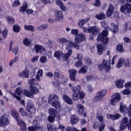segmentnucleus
<instances>
[{
    "instance_id": "obj_36",
    "label": "nucleus",
    "mask_w": 131,
    "mask_h": 131,
    "mask_svg": "<svg viewBox=\"0 0 131 131\" xmlns=\"http://www.w3.org/2000/svg\"><path fill=\"white\" fill-rule=\"evenodd\" d=\"M11 115L14 118L15 120L16 121L19 119V115H18V113L15 110H12L11 111Z\"/></svg>"
},
{
    "instance_id": "obj_18",
    "label": "nucleus",
    "mask_w": 131,
    "mask_h": 131,
    "mask_svg": "<svg viewBox=\"0 0 131 131\" xmlns=\"http://www.w3.org/2000/svg\"><path fill=\"white\" fill-rule=\"evenodd\" d=\"M54 76L55 77H58V78H62L64 81V83H67V81H68V80L67 79V78L64 77L63 75H62V73L58 69L55 70L54 73Z\"/></svg>"
},
{
    "instance_id": "obj_8",
    "label": "nucleus",
    "mask_w": 131,
    "mask_h": 131,
    "mask_svg": "<svg viewBox=\"0 0 131 131\" xmlns=\"http://www.w3.org/2000/svg\"><path fill=\"white\" fill-rule=\"evenodd\" d=\"M120 11L124 14H130L131 13V4L126 3L125 5H122L120 8Z\"/></svg>"
},
{
    "instance_id": "obj_22",
    "label": "nucleus",
    "mask_w": 131,
    "mask_h": 131,
    "mask_svg": "<svg viewBox=\"0 0 131 131\" xmlns=\"http://www.w3.org/2000/svg\"><path fill=\"white\" fill-rule=\"evenodd\" d=\"M70 77L73 81H75V76H76V73H77V70L75 69H71L69 71Z\"/></svg>"
},
{
    "instance_id": "obj_24",
    "label": "nucleus",
    "mask_w": 131,
    "mask_h": 131,
    "mask_svg": "<svg viewBox=\"0 0 131 131\" xmlns=\"http://www.w3.org/2000/svg\"><path fill=\"white\" fill-rule=\"evenodd\" d=\"M34 50L36 54H41V53L45 52V48L42 46L38 45H35Z\"/></svg>"
},
{
    "instance_id": "obj_21",
    "label": "nucleus",
    "mask_w": 131,
    "mask_h": 131,
    "mask_svg": "<svg viewBox=\"0 0 131 131\" xmlns=\"http://www.w3.org/2000/svg\"><path fill=\"white\" fill-rule=\"evenodd\" d=\"M27 111L31 114H34L36 111V108H35L33 103H28L27 106Z\"/></svg>"
},
{
    "instance_id": "obj_11",
    "label": "nucleus",
    "mask_w": 131,
    "mask_h": 131,
    "mask_svg": "<svg viewBox=\"0 0 131 131\" xmlns=\"http://www.w3.org/2000/svg\"><path fill=\"white\" fill-rule=\"evenodd\" d=\"M38 118H36L33 121V126L28 127L29 131L38 130L40 128V124L38 122Z\"/></svg>"
},
{
    "instance_id": "obj_42",
    "label": "nucleus",
    "mask_w": 131,
    "mask_h": 131,
    "mask_svg": "<svg viewBox=\"0 0 131 131\" xmlns=\"http://www.w3.org/2000/svg\"><path fill=\"white\" fill-rule=\"evenodd\" d=\"M47 127L49 131H57L56 126L52 125L51 124H48Z\"/></svg>"
},
{
    "instance_id": "obj_20",
    "label": "nucleus",
    "mask_w": 131,
    "mask_h": 131,
    "mask_svg": "<svg viewBox=\"0 0 131 131\" xmlns=\"http://www.w3.org/2000/svg\"><path fill=\"white\" fill-rule=\"evenodd\" d=\"M111 26L113 28L112 29H111L110 27H106V29L107 30H110L111 32H113V33H117V32H118L119 28L118 25L112 23L111 24Z\"/></svg>"
},
{
    "instance_id": "obj_14",
    "label": "nucleus",
    "mask_w": 131,
    "mask_h": 131,
    "mask_svg": "<svg viewBox=\"0 0 131 131\" xmlns=\"http://www.w3.org/2000/svg\"><path fill=\"white\" fill-rule=\"evenodd\" d=\"M76 107L77 114H78L79 116L83 115L84 117H86V114L84 113V108L83 107V105L81 104L78 103L76 105Z\"/></svg>"
},
{
    "instance_id": "obj_28",
    "label": "nucleus",
    "mask_w": 131,
    "mask_h": 131,
    "mask_svg": "<svg viewBox=\"0 0 131 131\" xmlns=\"http://www.w3.org/2000/svg\"><path fill=\"white\" fill-rule=\"evenodd\" d=\"M121 116L119 114H115L114 115L109 114L107 115V119H112V120H116L120 118Z\"/></svg>"
},
{
    "instance_id": "obj_23",
    "label": "nucleus",
    "mask_w": 131,
    "mask_h": 131,
    "mask_svg": "<svg viewBox=\"0 0 131 131\" xmlns=\"http://www.w3.org/2000/svg\"><path fill=\"white\" fill-rule=\"evenodd\" d=\"M17 124L20 127V130H26V124L25 122L21 119H18L17 121Z\"/></svg>"
},
{
    "instance_id": "obj_12",
    "label": "nucleus",
    "mask_w": 131,
    "mask_h": 131,
    "mask_svg": "<svg viewBox=\"0 0 131 131\" xmlns=\"http://www.w3.org/2000/svg\"><path fill=\"white\" fill-rule=\"evenodd\" d=\"M120 112H121V113H127L128 116H131V103L129 104L128 107L127 108L126 105L120 103Z\"/></svg>"
},
{
    "instance_id": "obj_19",
    "label": "nucleus",
    "mask_w": 131,
    "mask_h": 131,
    "mask_svg": "<svg viewBox=\"0 0 131 131\" xmlns=\"http://www.w3.org/2000/svg\"><path fill=\"white\" fill-rule=\"evenodd\" d=\"M66 50L68 51V52L63 54L62 58L64 61H67V60H68V59L70 58L71 55H72V49H70V48H69V46L67 45L66 48Z\"/></svg>"
},
{
    "instance_id": "obj_9",
    "label": "nucleus",
    "mask_w": 131,
    "mask_h": 131,
    "mask_svg": "<svg viewBox=\"0 0 131 131\" xmlns=\"http://www.w3.org/2000/svg\"><path fill=\"white\" fill-rule=\"evenodd\" d=\"M98 68L100 71H102L103 69L106 70V71H109L111 70L110 62H108V60L107 59H103L102 64L98 66Z\"/></svg>"
},
{
    "instance_id": "obj_55",
    "label": "nucleus",
    "mask_w": 131,
    "mask_h": 131,
    "mask_svg": "<svg viewBox=\"0 0 131 131\" xmlns=\"http://www.w3.org/2000/svg\"><path fill=\"white\" fill-rule=\"evenodd\" d=\"M81 10L85 14H88L89 12H90V9L89 8L85 7L84 6H83L81 7Z\"/></svg>"
},
{
    "instance_id": "obj_64",
    "label": "nucleus",
    "mask_w": 131,
    "mask_h": 131,
    "mask_svg": "<svg viewBox=\"0 0 131 131\" xmlns=\"http://www.w3.org/2000/svg\"><path fill=\"white\" fill-rule=\"evenodd\" d=\"M105 126H106V125L104 123L100 124L99 126V131H103L104 128H105Z\"/></svg>"
},
{
    "instance_id": "obj_44",
    "label": "nucleus",
    "mask_w": 131,
    "mask_h": 131,
    "mask_svg": "<svg viewBox=\"0 0 131 131\" xmlns=\"http://www.w3.org/2000/svg\"><path fill=\"white\" fill-rule=\"evenodd\" d=\"M23 43L26 47H29V46H30V43H31V40L28 38H25L23 40Z\"/></svg>"
},
{
    "instance_id": "obj_27",
    "label": "nucleus",
    "mask_w": 131,
    "mask_h": 131,
    "mask_svg": "<svg viewBox=\"0 0 131 131\" xmlns=\"http://www.w3.org/2000/svg\"><path fill=\"white\" fill-rule=\"evenodd\" d=\"M62 99L66 103H67V104H69V105H72L73 104L72 99L66 94L62 96Z\"/></svg>"
},
{
    "instance_id": "obj_46",
    "label": "nucleus",
    "mask_w": 131,
    "mask_h": 131,
    "mask_svg": "<svg viewBox=\"0 0 131 131\" xmlns=\"http://www.w3.org/2000/svg\"><path fill=\"white\" fill-rule=\"evenodd\" d=\"M94 79V77L93 76H87L83 78V82H86L90 80H93Z\"/></svg>"
},
{
    "instance_id": "obj_25",
    "label": "nucleus",
    "mask_w": 131,
    "mask_h": 131,
    "mask_svg": "<svg viewBox=\"0 0 131 131\" xmlns=\"http://www.w3.org/2000/svg\"><path fill=\"white\" fill-rule=\"evenodd\" d=\"M19 77L21 78H28L29 77V70L26 69L19 74Z\"/></svg>"
},
{
    "instance_id": "obj_53",
    "label": "nucleus",
    "mask_w": 131,
    "mask_h": 131,
    "mask_svg": "<svg viewBox=\"0 0 131 131\" xmlns=\"http://www.w3.org/2000/svg\"><path fill=\"white\" fill-rule=\"evenodd\" d=\"M53 85L55 89H57V90H59L60 82L59 81H55L53 82Z\"/></svg>"
},
{
    "instance_id": "obj_39",
    "label": "nucleus",
    "mask_w": 131,
    "mask_h": 131,
    "mask_svg": "<svg viewBox=\"0 0 131 131\" xmlns=\"http://www.w3.org/2000/svg\"><path fill=\"white\" fill-rule=\"evenodd\" d=\"M54 56L57 59H60L61 57L63 56V52L62 51H56L55 52Z\"/></svg>"
},
{
    "instance_id": "obj_52",
    "label": "nucleus",
    "mask_w": 131,
    "mask_h": 131,
    "mask_svg": "<svg viewBox=\"0 0 131 131\" xmlns=\"http://www.w3.org/2000/svg\"><path fill=\"white\" fill-rule=\"evenodd\" d=\"M48 58L46 57V56H43L40 57L39 62L41 63V64H45V63L47 62Z\"/></svg>"
},
{
    "instance_id": "obj_17",
    "label": "nucleus",
    "mask_w": 131,
    "mask_h": 131,
    "mask_svg": "<svg viewBox=\"0 0 131 131\" xmlns=\"http://www.w3.org/2000/svg\"><path fill=\"white\" fill-rule=\"evenodd\" d=\"M85 40V35L82 33L78 34L75 36V41L76 43L78 42H82Z\"/></svg>"
},
{
    "instance_id": "obj_1",
    "label": "nucleus",
    "mask_w": 131,
    "mask_h": 131,
    "mask_svg": "<svg viewBox=\"0 0 131 131\" xmlns=\"http://www.w3.org/2000/svg\"><path fill=\"white\" fill-rule=\"evenodd\" d=\"M69 86L72 90V92L73 93L72 99L74 101H77L78 99H82L84 98V93L81 92L80 90H81V86L78 85L77 87L73 86L72 84L69 83Z\"/></svg>"
},
{
    "instance_id": "obj_5",
    "label": "nucleus",
    "mask_w": 131,
    "mask_h": 131,
    "mask_svg": "<svg viewBox=\"0 0 131 131\" xmlns=\"http://www.w3.org/2000/svg\"><path fill=\"white\" fill-rule=\"evenodd\" d=\"M58 42H59V43H61L62 45L64 43H68L67 46H68L69 48L73 47L77 50L79 49V46L78 45L75 44L74 42H72V41H69L65 37H61L58 39Z\"/></svg>"
},
{
    "instance_id": "obj_10",
    "label": "nucleus",
    "mask_w": 131,
    "mask_h": 131,
    "mask_svg": "<svg viewBox=\"0 0 131 131\" xmlns=\"http://www.w3.org/2000/svg\"><path fill=\"white\" fill-rule=\"evenodd\" d=\"M81 28L83 29L84 33L88 32V33L93 34L95 36L96 35H98V31H97V28L95 26L89 27L88 28H86L85 27H82Z\"/></svg>"
},
{
    "instance_id": "obj_29",
    "label": "nucleus",
    "mask_w": 131,
    "mask_h": 131,
    "mask_svg": "<svg viewBox=\"0 0 131 131\" xmlns=\"http://www.w3.org/2000/svg\"><path fill=\"white\" fill-rule=\"evenodd\" d=\"M113 12H114V6L110 4L109 5L108 9L106 12V17H110L111 16H112Z\"/></svg>"
},
{
    "instance_id": "obj_4",
    "label": "nucleus",
    "mask_w": 131,
    "mask_h": 131,
    "mask_svg": "<svg viewBox=\"0 0 131 131\" xmlns=\"http://www.w3.org/2000/svg\"><path fill=\"white\" fill-rule=\"evenodd\" d=\"M30 91V92L26 90H23V95L29 98H33V95H36V94H38V92H39L38 88L32 85L31 86Z\"/></svg>"
},
{
    "instance_id": "obj_40",
    "label": "nucleus",
    "mask_w": 131,
    "mask_h": 131,
    "mask_svg": "<svg viewBox=\"0 0 131 131\" xmlns=\"http://www.w3.org/2000/svg\"><path fill=\"white\" fill-rule=\"evenodd\" d=\"M49 113L50 115L56 117V115H57V111L55 108H51L49 110Z\"/></svg>"
},
{
    "instance_id": "obj_3",
    "label": "nucleus",
    "mask_w": 131,
    "mask_h": 131,
    "mask_svg": "<svg viewBox=\"0 0 131 131\" xmlns=\"http://www.w3.org/2000/svg\"><path fill=\"white\" fill-rule=\"evenodd\" d=\"M58 101L59 97L55 94H51L49 96V104H51L52 107H54L56 109H60L61 108V103Z\"/></svg>"
},
{
    "instance_id": "obj_15",
    "label": "nucleus",
    "mask_w": 131,
    "mask_h": 131,
    "mask_svg": "<svg viewBox=\"0 0 131 131\" xmlns=\"http://www.w3.org/2000/svg\"><path fill=\"white\" fill-rule=\"evenodd\" d=\"M128 124H129V122H128V118L124 117L122 119L120 122V129L123 130L126 128L127 126L128 127Z\"/></svg>"
},
{
    "instance_id": "obj_43",
    "label": "nucleus",
    "mask_w": 131,
    "mask_h": 131,
    "mask_svg": "<svg viewBox=\"0 0 131 131\" xmlns=\"http://www.w3.org/2000/svg\"><path fill=\"white\" fill-rule=\"evenodd\" d=\"M116 50L118 51V52H119V53H123L124 52L123 46H122V45L121 44H119L117 45Z\"/></svg>"
},
{
    "instance_id": "obj_63",
    "label": "nucleus",
    "mask_w": 131,
    "mask_h": 131,
    "mask_svg": "<svg viewBox=\"0 0 131 131\" xmlns=\"http://www.w3.org/2000/svg\"><path fill=\"white\" fill-rule=\"evenodd\" d=\"M82 61H77L75 63V67H77V68L80 67V66H82Z\"/></svg>"
},
{
    "instance_id": "obj_37",
    "label": "nucleus",
    "mask_w": 131,
    "mask_h": 131,
    "mask_svg": "<svg viewBox=\"0 0 131 131\" xmlns=\"http://www.w3.org/2000/svg\"><path fill=\"white\" fill-rule=\"evenodd\" d=\"M95 17L98 20H104L106 18V16L104 13H101L95 15Z\"/></svg>"
},
{
    "instance_id": "obj_45",
    "label": "nucleus",
    "mask_w": 131,
    "mask_h": 131,
    "mask_svg": "<svg viewBox=\"0 0 131 131\" xmlns=\"http://www.w3.org/2000/svg\"><path fill=\"white\" fill-rule=\"evenodd\" d=\"M6 19L8 24H14V22H15V19L14 18L11 16H7Z\"/></svg>"
},
{
    "instance_id": "obj_31",
    "label": "nucleus",
    "mask_w": 131,
    "mask_h": 131,
    "mask_svg": "<svg viewBox=\"0 0 131 131\" xmlns=\"http://www.w3.org/2000/svg\"><path fill=\"white\" fill-rule=\"evenodd\" d=\"M79 119L76 116V115H73L71 117L70 123L71 124H76L78 122Z\"/></svg>"
},
{
    "instance_id": "obj_54",
    "label": "nucleus",
    "mask_w": 131,
    "mask_h": 131,
    "mask_svg": "<svg viewBox=\"0 0 131 131\" xmlns=\"http://www.w3.org/2000/svg\"><path fill=\"white\" fill-rule=\"evenodd\" d=\"M18 60H19V57L16 56L15 57H14L13 59H12L9 62V66H12L13 64H14V63H16V62H17L18 61Z\"/></svg>"
},
{
    "instance_id": "obj_62",
    "label": "nucleus",
    "mask_w": 131,
    "mask_h": 131,
    "mask_svg": "<svg viewBox=\"0 0 131 131\" xmlns=\"http://www.w3.org/2000/svg\"><path fill=\"white\" fill-rule=\"evenodd\" d=\"M85 24V23L84 22V20L83 19H80L78 21V26L79 27H82L83 25Z\"/></svg>"
},
{
    "instance_id": "obj_51",
    "label": "nucleus",
    "mask_w": 131,
    "mask_h": 131,
    "mask_svg": "<svg viewBox=\"0 0 131 131\" xmlns=\"http://www.w3.org/2000/svg\"><path fill=\"white\" fill-rule=\"evenodd\" d=\"M13 30L14 32L17 33L18 32H19L20 30H21V29H20V27L19 26L15 25L13 26Z\"/></svg>"
},
{
    "instance_id": "obj_30",
    "label": "nucleus",
    "mask_w": 131,
    "mask_h": 131,
    "mask_svg": "<svg viewBox=\"0 0 131 131\" xmlns=\"http://www.w3.org/2000/svg\"><path fill=\"white\" fill-rule=\"evenodd\" d=\"M97 49L98 55L101 56L103 54V52H104V47H103L102 44H97Z\"/></svg>"
},
{
    "instance_id": "obj_32",
    "label": "nucleus",
    "mask_w": 131,
    "mask_h": 131,
    "mask_svg": "<svg viewBox=\"0 0 131 131\" xmlns=\"http://www.w3.org/2000/svg\"><path fill=\"white\" fill-rule=\"evenodd\" d=\"M36 102L39 105V106H42L44 103L47 102V98H46V97H42L41 99L39 98L36 100Z\"/></svg>"
},
{
    "instance_id": "obj_56",
    "label": "nucleus",
    "mask_w": 131,
    "mask_h": 131,
    "mask_svg": "<svg viewBox=\"0 0 131 131\" xmlns=\"http://www.w3.org/2000/svg\"><path fill=\"white\" fill-rule=\"evenodd\" d=\"M20 5H21V3L20 2V1L18 0H16L13 3L12 7L13 8H14L15 7H19Z\"/></svg>"
},
{
    "instance_id": "obj_49",
    "label": "nucleus",
    "mask_w": 131,
    "mask_h": 131,
    "mask_svg": "<svg viewBox=\"0 0 131 131\" xmlns=\"http://www.w3.org/2000/svg\"><path fill=\"white\" fill-rule=\"evenodd\" d=\"M15 94L18 95V96H21V94H23V91H22V88L20 87H18L15 89Z\"/></svg>"
},
{
    "instance_id": "obj_35",
    "label": "nucleus",
    "mask_w": 131,
    "mask_h": 131,
    "mask_svg": "<svg viewBox=\"0 0 131 131\" xmlns=\"http://www.w3.org/2000/svg\"><path fill=\"white\" fill-rule=\"evenodd\" d=\"M124 83V81L122 79L116 81V84L119 89H122L123 88V84Z\"/></svg>"
},
{
    "instance_id": "obj_41",
    "label": "nucleus",
    "mask_w": 131,
    "mask_h": 131,
    "mask_svg": "<svg viewBox=\"0 0 131 131\" xmlns=\"http://www.w3.org/2000/svg\"><path fill=\"white\" fill-rule=\"evenodd\" d=\"M97 94L98 95L99 97H101L103 98V97L106 96L107 94V91L105 90H101L97 93Z\"/></svg>"
},
{
    "instance_id": "obj_58",
    "label": "nucleus",
    "mask_w": 131,
    "mask_h": 131,
    "mask_svg": "<svg viewBox=\"0 0 131 131\" xmlns=\"http://www.w3.org/2000/svg\"><path fill=\"white\" fill-rule=\"evenodd\" d=\"M55 116H54L49 115L48 117V121L51 123L54 122L55 120Z\"/></svg>"
},
{
    "instance_id": "obj_61",
    "label": "nucleus",
    "mask_w": 131,
    "mask_h": 131,
    "mask_svg": "<svg viewBox=\"0 0 131 131\" xmlns=\"http://www.w3.org/2000/svg\"><path fill=\"white\" fill-rule=\"evenodd\" d=\"M123 95H129L130 94V90L128 89H125L122 91Z\"/></svg>"
},
{
    "instance_id": "obj_2",
    "label": "nucleus",
    "mask_w": 131,
    "mask_h": 131,
    "mask_svg": "<svg viewBox=\"0 0 131 131\" xmlns=\"http://www.w3.org/2000/svg\"><path fill=\"white\" fill-rule=\"evenodd\" d=\"M101 25L105 30L102 31L101 33L98 36L97 39V40H101L103 45L106 46V45L108 43V41H109V38L107 37L108 35V30L107 29V27H109V26H107L106 21L105 20L101 21Z\"/></svg>"
},
{
    "instance_id": "obj_48",
    "label": "nucleus",
    "mask_w": 131,
    "mask_h": 131,
    "mask_svg": "<svg viewBox=\"0 0 131 131\" xmlns=\"http://www.w3.org/2000/svg\"><path fill=\"white\" fill-rule=\"evenodd\" d=\"M102 99L103 98H102L101 97L99 96L98 94H97V95L93 98V101L95 103H98V102L102 101Z\"/></svg>"
},
{
    "instance_id": "obj_16",
    "label": "nucleus",
    "mask_w": 131,
    "mask_h": 131,
    "mask_svg": "<svg viewBox=\"0 0 131 131\" xmlns=\"http://www.w3.org/2000/svg\"><path fill=\"white\" fill-rule=\"evenodd\" d=\"M54 17L55 21H62L63 19H64L63 12L60 10H55L54 11Z\"/></svg>"
},
{
    "instance_id": "obj_47",
    "label": "nucleus",
    "mask_w": 131,
    "mask_h": 131,
    "mask_svg": "<svg viewBox=\"0 0 131 131\" xmlns=\"http://www.w3.org/2000/svg\"><path fill=\"white\" fill-rule=\"evenodd\" d=\"M19 112L20 113L21 116H27V112L24 108L20 107L19 110Z\"/></svg>"
},
{
    "instance_id": "obj_7",
    "label": "nucleus",
    "mask_w": 131,
    "mask_h": 131,
    "mask_svg": "<svg viewBox=\"0 0 131 131\" xmlns=\"http://www.w3.org/2000/svg\"><path fill=\"white\" fill-rule=\"evenodd\" d=\"M112 99L111 100L110 104L112 106H116L117 103L121 100V96L119 93H115L112 96Z\"/></svg>"
},
{
    "instance_id": "obj_50",
    "label": "nucleus",
    "mask_w": 131,
    "mask_h": 131,
    "mask_svg": "<svg viewBox=\"0 0 131 131\" xmlns=\"http://www.w3.org/2000/svg\"><path fill=\"white\" fill-rule=\"evenodd\" d=\"M48 28V25H42L41 26H39L37 28V30L38 31H40L41 30H45V29H47Z\"/></svg>"
},
{
    "instance_id": "obj_59",
    "label": "nucleus",
    "mask_w": 131,
    "mask_h": 131,
    "mask_svg": "<svg viewBox=\"0 0 131 131\" xmlns=\"http://www.w3.org/2000/svg\"><path fill=\"white\" fill-rule=\"evenodd\" d=\"M2 35L4 38H7V37L8 36V29H4V30L2 32Z\"/></svg>"
},
{
    "instance_id": "obj_57",
    "label": "nucleus",
    "mask_w": 131,
    "mask_h": 131,
    "mask_svg": "<svg viewBox=\"0 0 131 131\" xmlns=\"http://www.w3.org/2000/svg\"><path fill=\"white\" fill-rule=\"evenodd\" d=\"M96 118H97V119L99 120V121L100 122H102V121H103V120H104V117H103V116H102V115L101 114L98 113Z\"/></svg>"
},
{
    "instance_id": "obj_60",
    "label": "nucleus",
    "mask_w": 131,
    "mask_h": 131,
    "mask_svg": "<svg viewBox=\"0 0 131 131\" xmlns=\"http://www.w3.org/2000/svg\"><path fill=\"white\" fill-rule=\"evenodd\" d=\"M79 32V31L77 29H72L71 31V34H73V35H77V34Z\"/></svg>"
},
{
    "instance_id": "obj_34",
    "label": "nucleus",
    "mask_w": 131,
    "mask_h": 131,
    "mask_svg": "<svg viewBox=\"0 0 131 131\" xmlns=\"http://www.w3.org/2000/svg\"><path fill=\"white\" fill-rule=\"evenodd\" d=\"M24 28L25 30L27 31H32V32H34L35 31V28H34V27L31 25L27 26L26 25H25L24 26Z\"/></svg>"
},
{
    "instance_id": "obj_26",
    "label": "nucleus",
    "mask_w": 131,
    "mask_h": 131,
    "mask_svg": "<svg viewBox=\"0 0 131 131\" xmlns=\"http://www.w3.org/2000/svg\"><path fill=\"white\" fill-rule=\"evenodd\" d=\"M42 75H43V71L41 69L39 70L35 76L37 81H40L42 79Z\"/></svg>"
},
{
    "instance_id": "obj_38",
    "label": "nucleus",
    "mask_w": 131,
    "mask_h": 131,
    "mask_svg": "<svg viewBox=\"0 0 131 131\" xmlns=\"http://www.w3.org/2000/svg\"><path fill=\"white\" fill-rule=\"evenodd\" d=\"M86 72H88V68L85 66L82 67L78 71L79 74H84V73H86Z\"/></svg>"
},
{
    "instance_id": "obj_13",
    "label": "nucleus",
    "mask_w": 131,
    "mask_h": 131,
    "mask_svg": "<svg viewBox=\"0 0 131 131\" xmlns=\"http://www.w3.org/2000/svg\"><path fill=\"white\" fill-rule=\"evenodd\" d=\"M9 123V117L7 115H3L0 118V126L6 127Z\"/></svg>"
},
{
    "instance_id": "obj_6",
    "label": "nucleus",
    "mask_w": 131,
    "mask_h": 131,
    "mask_svg": "<svg viewBox=\"0 0 131 131\" xmlns=\"http://www.w3.org/2000/svg\"><path fill=\"white\" fill-rule=\"evenodd\" d=\"M122 66L130 67V60L128 59L120 57L117 63L116 68L119 69Z\"/></svg>"
},
{
    "instance_id": "obj_33",
    "label": "nucleus",
    "mask_w": 131,
    "mask_h": 131,
    "mask_svg": "<svg viewBox=\"0 0 131 131\" xmlns=\"http://www.w3.org/2000/svg\"><path fill=\"white\" fill-rule=\"evenodd\" d=\"M27 3L26 2L24 3L23 6L20 7L19 12L24 14L27 10Z\"/></svg>"
}]
</instances>
